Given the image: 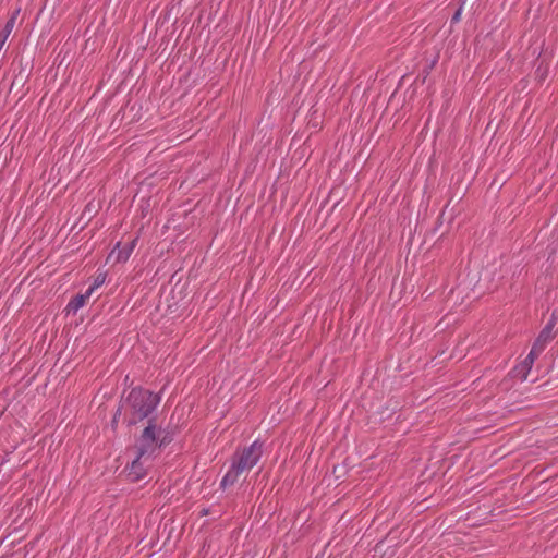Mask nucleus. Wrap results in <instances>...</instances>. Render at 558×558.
Returning a JSON list of instances; mask_svg holds the SVG:
<instances>
[{
    "label": "nucleus",
    "instance_id": "f257e3e1",
    "mask_svg": "<svg viewBox=\"0 0 558 558\" xmlns=\"http://www.w3.org/2000/svg\"><path fill=\"white\" fill-rule=\"evenodd\" d=\"M263 456V442L253 441L242 451L236 452L231 462L230 469L227 471L220 482V486L226 488L235 484L244 472L252 470Z\"/></svg>",
    "mask_w": 558,
    "mask_h": 558
},
{
    "label": "nucleus",
    "instance_id": "f03ea898",
    "mask_svg": "<svg viewBox=\"0 0 558 558\" xmlns=\"http://www.w3.org/2000/svg\"><path fill=\"white\" fill-rule=\"evenodd\" d=\"M159 402L160 398L151 391L133 388L124 402L125 413L129 415V424L134 425L148 417Z\"/></svg>",
    "mask_w": 558,
    "mask_h": 558
},
{
    "label": "nucleus",
    "instance_id": "7ed1b4c3",
    "mask_svg": "<svg viewBox=\"0 0 558 558\" xmlns=\"http://www.w3.org/2000/svg\"><path fill=\"white\" fill-rule=\"evenodd\" d=\"M160 430L157 428L155 421L149 420L148 425L144 428L136 441L137 453L141 457L154 458L162 446L159 440Z\"/></svg>",
    "mask_w": 558,
    "mask_h": 558
},
{
    "label": "nucleus",
    "instance_id": "20e7f679",
    "mask_svg": "<svg viewBox=\"0 0 558 558\" xmlns=\"http://www.w3.org/2000/svg\"><path fill=\"white\" fill-rule=\"evenodd\" d=\"M555 325L556 318L553 315L533 342L531 352H534L538 356L543 353L547 344L554 339Z\"/></svg>",
    "mask_w": 558,
    "mask_h": 558
},
{
    "label": "nucleus",
    "instance_id": "39448f33",
    "mask_svg": "<svg viewBox=\"0 0 558 558\" xmlns=\"http://www.w3.org/2000/svg\"><path fill=\"white\" fill-rule=\"evenodd\" d=\"M150 465L151 458L141 457V454L137 453L132 463L126 466L128 477L133 482L144 478Z\"/></svg>",
    "mask_w": 558,
    "mask_h": 558
},
{
    "label": "nucleus",
    "instance_id": "423d86ee",
    "mask_svg": "<svg viewBox=\"0 0 558 558\" xmlns=\"http://www.w3.org/2000/svg\"><path fill=\"white\" fill-rule=\"evenodd\" d=\"M137 239H133L131 242L124 244L123 246H121V243L118 242L113 250L110 252L109 258H114L116 263H125L134 251Z\"/></svg>",
    "mask_w": 558,
    "mask_h": 558
},
{
    "label": "nucleus",
    "instance_id": "0eeeda50",
    "mask_svg": "<svg viewBox=\"0 0 558 558\" xmlns=\"http://www.w3.org/2000/svg\"><path fill=\"white\" fill-rule=\"evenodd\" d=\"M538 357L534 352H529L527 356L517 365L513 371V377L518 378L520 381H525L527 379L529 373L533 367L535 360Z\"/></svg>",
    "mask_w": 558,
    "mask_h": 558
},
{
    "label": "nucleus",
    "instance_id": "6e6552de",
    "mask_svg": "<svg viewBox=\"0 0 558 558\" xmlns=\"http://www.w3.org/2000/svg\"><path fill=\"white\" fill-rule=\"evenodd\" d=\"M19 10H16L12 16L7 21L4 27L0 31V51L2 50L8 37L10 36V34L12 33L13 28H14V25H15V21H16V17L19 15Z\"/></svg>",
    "mask_w": 558,
    "mask_h": 558
},
{
    "label": "nucleus",
    "instance_id": "1a4fd4ad",
    "mask_svg": "<svg viewBox=\"0 0 558 558\" xmlns=\"http://www.w3.org/2000/svg\"><path fill=\"white\" fill-rule=\"evenodd\" d=\"M92 293L86 291L84 294H78L75 298H73L66 305V311L69 313H76L80 308H82L87 300L90 298Z\"/></svg>",
    "mask_w": 558,
    "mask_h": 558
},
{
    "label": "nucleus",
    "instance_id": "9d476101",
    "mask_svg": "<svg viewBox=\"0 0 558 558\" xmlns=\"http://www.w3.org/2000/svg\"><path fill=\"white\" fill-rule=\"evenodd\" d=\"M105 281H106V274H105V272H99V274H97V276H96V277H95V279H94L93 284L87 289V291H88L89 293H92V294H93V292H94L97 288H99L100 286H102Z\"/></svg>",
    "mask_w": 558,
    "mask_h": 558
},
{
    "label": "nucleus",
    "instance_id": "9b49d317",
    "mask_svg": "<svg viewBox=\"0 0 558 558\" xmlns=\"http://www.w3.org/2000/svg\"><path fill=\"white\" fill-rule=\"evenodd\" d=\"M460 14H461V13H460V10H458V11L454 13V15L452 16V21H454V22L459 21V20H460Z\"/></svg>",
    "mask_w": 558,
    "mask_h": 558
}]
</instances>
